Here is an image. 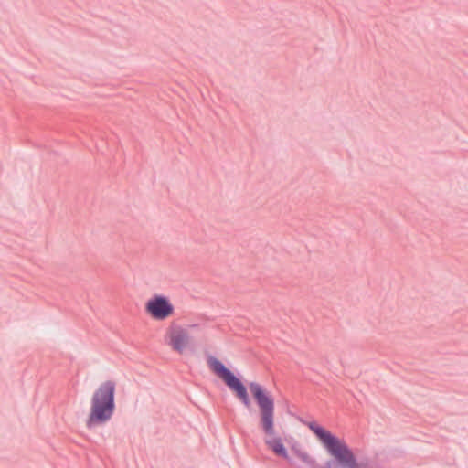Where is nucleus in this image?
Listing matches in <instances>:
<instances>
[{
    "label": "nucleus",
    "instance_id": "obj_2",
    "mask_svg": "<svg viewBox=\"0 0 468 468\" xmlns=\"http://www.w3.org/2000/svg\"><path fill=\"white\" fill-rule=\"evenodd\" d=\"M308 427L331 457L320 468H373L368 463L359 461L344 439L315 422H311Z\"/></svg>",
    "mask_w": 468,
    "mask_h": 468
},
{
    "label": "nucleus",
    "instance_id": "obj_6",
    "mask_svg": "<svg viewBox=\"0 0 468 468\" xmlns=\"http://www.w3.org/2000/svg\"><path fill=\"white\" fill-rule=\"evenodd\" d=\"M165 339L171 349L180 355L186 353L192 347L189 332L180 326L170 327L166 332Z\"/></svg>",
    "mask_w": 468,
    "mask_h": 468
},
{
    "label": "nucleus",
    "instance_id": "obj_3",
    "mask_svg": "<svg viewBox=\"0 0 468 468\" xmlns=\"http://www.w3.org/2000/svg\"><path fill=\"white\" fill-rule=\"evenodd\" d=\"M116 384L112 380H106L95 389L90 399V410L87 420V426L104 423L108 421L115 409Z\"/></svg>",
    "mask_w": 468,
    "mask_h": 468
},
{
    "label": "nucleus",
    "instance_id": "obj_4",
    "mask_svg": "<svg viewBox=\"0 0 468 468\" xmlns=\"http://www.w3.org/2000/svg\"><path fill=\"white\" fill-rule=\"evenodd\" d=\"M209 368L236 394L237 398L247 408L250 406L247 389L241 381L234 376L218 359L211 357L208 359Z\"/></svg>",
    "mask_w": 468,
    "mask_h": 468
},
{
    "label": "nucleus",
    "instance_id": "obj_1",
    "mask_svg": "<svg viewBox=\"0 0 468 468\" xmlns=\"http://www.w3.org/2000/svg\"><path fill=\"white\" fill-rule=\"evenodd\" d=\"M250 390L259 408L260 426L265 435L264 442L276 456L290 461L282 439L275 431V406L273 398L260 384L251 382Z\"/></svg>",
    "mask_w": 468,
    "mask_h": 468
},
{
    "label": "nucleus",
    "instance_id": "obj_7",
    "mask_svg": "<svg viewBox=\"0 0 468 468\" xmlns=\"http://www.w3.org/2000/svg\"><path fill=\"white\" fill-rule=\"evenodd\" d=\"M291 452L303 465L304 468H317V462L314 456L299 442H293Z\"/></svg>",
    "mask_w": 468,
    "mask_h": 468
},
{
    "label": "nucleus",
    "instance_id": "obj_5",
    "mask_svg": "<svg viewBox=\"0 0 468 468\" xmlns=\"http://www.w3.org/2000/svg\"><path fill=\"white\" fill-rule=\"evenodd\" d=\"M144 311L152 319L164 321L174 315L175 307L169 297L154 294L146 301Z\"/></svg>",
    "mask_w": 468,
    "mask_h": 468
}]
</instances>
